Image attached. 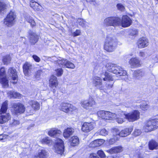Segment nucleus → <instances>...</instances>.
I'll list each match as a JSON object with an SVG mask.
<instances>
[{
	"mask_svg": "<svg viewBox=\"0 0 158 158\" xmlns=\"http://www.w3.org/2000/svg\"><path fill=\"white\" fill-rule=\"evenodd\" d=\"M106 67L108 71L113 73L117 76H124L127 74L126 71L116 64L109 63L106 64Z\"/></svg>",
	"mask_w": 158,
	"mask_h": 158,
	"instance_id": "obj_1",
	"label": "nucleus"
},
{
	"mask_svg": "<svg viewBox=\"0 0 158 158\" xmlns=\"http://www.w3.org/2000/svg\"><path fill=\"white\" fill-rule=\"evenodd\" d=\"M116 40L111 36H107L104 45V49L108 52L114 51L117 46Z\"/></svg>",
	"mask_w": 158,
	"mask_h": 158,
	"instance_id": "obj_2",
	"label": "nucleus"
},
{
	"mask_svg": "<svg viewBox=\"0 0 158 158\" xmlns=\"http://www.w3.org/2000/svg\"><path fill=\"white\" fill-rule=\"evenodd\" d=\"M8 102L5 101L2 104L0 110V123L3 124L7 122L10 118L9 113H6L7 110Z\"/></svg>",
	"mask_w": 158,
	"mask_h": 158,
	"instance_id": "obj_3",
	"label": "nucleus"
},
{
	"mask_svg": "<svg viewBox=\"0 0 158 158\" xmlns=\"http://www.w3.org/2000/svg\"><path fill=\"white\" fill-rule=\"evenodd\" d=\"M158 128V119L149 120L145 122L143 130L146 132L154 130Z\"/></svg>",
	"mask_w": 158,
	"mask_h": 158,
	"instance_id": "obj_4",
	"label": "nucleus"
},
{
	"mask_svg": "<svg viewBox=\"0 0 158 158\" xmlns=\"http://www.w3.org/2000/svg\"><path fill=\"white\" fill-rule=\"evenodd\" d=\"M16 15L15 13L10 11L7 15L6 18L4 19V23L7 27H11L15 23Z\"/></svg>",
	"mask_w": 158,
	"mask_h": 158,
	"instance_id": "obj_5",
	"label": "nucleus"
},
{
	"mask_svg": "<svg viewBox=\"0 0 158 158\" xmlns=\"http://www.w3.org/2000/svg\"><path fill=\"white\" fill-rule=\"evenodd\" d=\"M121 19L118 17H109L104 21V24L107 26H117L120 24Z\"/></svg>",
	"mask_w": 158,
	"mask_h": 158,
	"instance_id": "obj_6",
	"label": "nucleus"
},
{
	"mask_svg": "<svg viewBox=\"0 0 158 158\" xmlns=\"http://www.w3.org/2000/svg\"><path fill=\"white\" fill-rule=\"evenodd\" d=\"M124 115L126 118L129 122H133L139 118V112L137 110H135Z\"/></svg>",
	"mask_w": 158,
	"mask_h": 158,
	"instance_id": "obj_7",
	"label": "nucleus"
},
{
	"mask_svg": "<svg viewBox=\"0 0 158 158\" xmlns=\"http://www.w3.org/2000/svg\"><path fill=\"white\" fill-rule=\"evenodd\" d=\"M0 83L4 88H7L9 86L8 80L6 78L5 68H2L0 70Z\"/></svg>",
	"mask_w": 158,
	"mask_h": 158,
	"instance_id": "obj_8",
	"label": "nucleus"
},
{
	"mask_svg": "<svg viewBox=\"0 0 158 158\" xmlns=\"http://www.w3.org/2000/svg\"><path fill=\"white\" fill-rule=\"evenodd\" d=\"M55 151L58 154H62L63 153L64 149L63 142L61 139H57L56 144L54 145Z\"/></svg>",
	"mask_w": 158,
	"mask_h": 158,
	"instance_id": "obj_9",
	"label": "nucleus"
},
{
	"mask_svg": "<svg viewBox=\"0 0 158 158\" xmlns=\"http://www.w3.org/2000/svg\"><path fill=\"white\" fill-rule=\"evenodd\" d=\"M95 102L93 98H90L88 99L82 101L81 103V106L86 109H89L95 104Z\"/></svg>",
	"mask_w": 158,
	"mask_h": 158,
	"instance_id": "obj_10",
	"label": "nucleus"
},
{
	"mask_svg": "<svg viewBox=\"0 0 158 158\" xmlns=\"http://www.w3.org/2000/svg\"><path fill=\"white\" fill-rule=\"evenodd\" d=\"M57 63L60 67L64 66L67 68L72 69H74L75 67L74 64L72 63L65 59L58 60H57Z\"/></svg>",
	"mask_w": 158,
	"mask_h": 158,
	"instance_id": "obj_11",
	"label": "nucleus"
},
{
	"mask_svg": "<svg viewBox=\"0 0 158 158\" xmlns=\"http://www.w3.org/2000/svg\"><path fill=\"white\" fill-rule=\"evenodd\" d=\"M60 109L61 110L66 113L69 111H72L76 109L75 107L72 105L67 103H62L60 106Z\"/></svg>",
	"mask_w": 158,
	"mask_h": 158,
	"instance_id": "obj_12",
	"label": "nucleus"
},
{
	"mask_svg": "<svg viewBox=\"0 0 158 158\" xmlns=\"http://www.w3.org/2000/svg\"><path fill=\"white\" fill-rule=\"evenodd\" d=\"M58 85V82L56 77L54 75H52L50 77L49 81V86L54 93L56 92V89Z\"/></svg>",
	"mask_w": 158,
	"mask_h": 158,
	"instance_id": "obj_13",
	"label": "nucleus"
},
{
	"mask_svg": "<svg viewBox=\"0 0 158 158\" xmlns=\"http://www.w3.org/2000/svg\"><path fill=\"white\" fill-rule=\"evenodd\" d=\"M14 110L13 114L16 115L18 114H22L25 111V108L23 105L18 103L14 105Z\"/></svg>",
	"mask_w": 158,
	"mask_h": 158,
	"instance_id": "obj_14",
	"label": "nucleus"
},
{
	"mask_svg": "<svg viewBox=\"0 0 158 158\" xmlns=\"http://www.w3.org/2000/svg\"><path fill=\"white\" fill-rule=\"evenodd\" d=\"M94 127L95 124L94 123L85 122L82 125L81 130L85 132H88L93 129Z\"/></svg>",
	"mask_w": 158,
	"mask_h": 158,
	"instance_id": "obj_15",
	"label": "nucleus"
},
{
	"mask_svg": "<svg viewBox=\"0 0 158 158\" xmlns=\"http://www.w3.org/2000/svg\"><path fill=\"white\" fill-rule=\"evenodd\" d=\"M8 73L9 75L11 76L12 80L11 82L14 84H16L18 77L16 69L12 68H10L8 69Z\"/></svg>",
	"mask_w": 158,
	"mask_h": 158,
	"instance_id": "obj_16",
	"label": "nucleus"
},
{
	"mask_svg": "<svg viewBox=\"0 0 158 158\" xmlns=\"http://www.w3.org/2000/svg\"><path fill=\"white\" fill-rule=\"evenodd\" d=\"M129 63L132 68H135L140 66L141 61L139 59L136 57L131 58L129 62Z\"/></svg>",
	"mask_w": 158,
	"mask_h": 158,
	"instance_id": "obj_17",
	"label": "nucleus"
},
{
	"mask_svg": "<svg viewBox=\"0 0 158 158\" xmlns=\"http://www.w3.org/2000/svg\"><path fill=\"white\" fill-rule=\"evenodd\" d=\"M132 23L131 20L128 16L124 15L122 16L121 24L123 27H129L131 25Z\"/></svg>",
	"mask_w": 158,
	"mask_h": 158,
	"instance_id": "obj_18",
	"label": "nucleus"
},
{
	"mask_svg": "<svg viewBox=\"0 0 158 158\" xmlns=\"http://www.w3.org/2000/svg\"><path fill=\"white\" fill-rule=\"evenodd\" d=\"M137 44L138 47L142 48L148 46L149 44V42L147 39L142 37L139 39Z\"/></svg>",
	"mask_w": 158,
	"mask_h": 158,
	"instance_id": "obj_19",
	"label": "nucleus"
},
{
	"mask_svg": "<svg viewBox=\"0 0 158 158\" xmlns=\"http://www.w3.org/2000/svg\"><path fill=\"white\" fill-rule=\"evenodd\" d=\"M30 42L32 44H35L38 41L39 37L34 32H31L29 35Z\"/></svg>",
	"mask_w": 158,
	"mask_h": 158,
	"instance_id": "obj_20",
	"label": "nucleus"
},
{
	"mask_svg": "<svg viewBox=\"0 0 158 158\" xmlns=\"http://www.w3.org/2000/svg\"><path fill=\"white\" fill-rule=\"evenodd\" d=\"M102 81L101 78L98 77H95L93 78V84L97 88L100 89H102V87L100 86L102 85Z\"/></svg>",
	"mask_w": 158,
	"mask_h": 158,
	"instance_id": "obj_21",
	"label": "nucleus"
},
{
	"mask_svg": "<svg viewBox=\"0 0 158 158\" xmlns=\"http://www.w3.org/2000/svg\"><path fill=\"white\" fill-rule=\"evenodd\" d=\"M145 74L144 71L142 69H137L135 71L133 74V77L136 79H139Z\"/></svg>",
	"mask_w": 158,
	"mask_h": 158,
	"instance_id": "obj_22",
	"label": "nucleus"
},
{
	"mask_svg": "<svg viewBox=\"0 0 158 158\" xmlns=\"http://www.w3.org/2000/svg\"><path fill=\"white\" fill-rule=\"evenodd\" d=\"M133 130L132 127L125 128L122 130L120 132V136L121 137H126L130 135Z\"/></svg>",
	"mask_w": 158,
	"mask_h": 158,
	"instance_id": "obj_23",
	"label": "nucleus"
},
{
	"mask_svg": "<svg viewBox=\"0 0 158 158\" xmlns=\"http://www.w3.org/2000/svg\"><path fill=\"white\" fill-rule=\"evenodd\" d=\"M61 131L56 128L51 129L48 132V134L51 136L56 137L61 133Z\"/></svg>",
	"mask_w": 158,
	"mask_h": 158,
	"instance_id": "obj_24",
	"label": "nucleus"
},
{
	"mask_svg": "<svg viewBox=\"0 0 158 158\" xmlns=\"http://www.w3.org/2000/svg\"><path fill=\"white\" fill-rule=\"evenodd\" d=\"M74 129L72 128H67L63 132V136L65 138H68L72 135L74 132Z\"/></svg>",
	"mask_w": 158,
	"mask_h": 158,
	"instance_id": "obj_25",
	"label": "nucleus"
},
{
	"mask_svg": "<svg viewBox=\"0 0 158 158\" xmlns=\"http://www.w3.org/2000/svg\"><path fill=\"white\" fill-rule=\"evenodd\" d=\"M104 142V140L102 139H97L92 142L89 144V146L91 147H96L100 146Z\"/></svg>",
	"mask_w": 158,
	"mask_h": 158,
	"instance_id": "obj_26",
	"label": "nucleus"
},
{
	"mask_svg": "<svg viewBox=\"0 0 158 158\" xmlns=\"http://www.w3.org/2000/svg\"><path fill=\"white\" fill-rule=\"evenodd\" d=\"M148 147L151 150L156 149L158 148V143L155 140H152L149 142Z\"/></svg>",
	"mask_w": 158,
	"mask_h": 158,
	"instance_id": "obj_27",
	"label": "nucleus"
},
{
	"mask_svg": "<svg viewBox=\"0 0 158 158\" xmlns=\"http://www.w3.org/2000/svg\"><path fill=\"white\" fill-rule=\"evenodd\" d=\"M47 156V152L44 149H39L38 154L35 156V157L40 158H45Z\"/></svg>",
	"mask_w": 158,
	"mask_h": 158,
	"instance_id": "obj_28",
	"label": "nucleus"
},
{
	"mask_svg": "<svg viewBox=\"0 0 158 158\" xmlns=\"http://www.w3.org/2000/svg\"><path fill=\"white\" fill-rule=\"evenodd\" d=\"M123 151V148L121 146H117L107 151L110 154L120 152Z\"/></svg>",
	"mask_w": 158,
	"mask_h": 158,
	"instance_id": "obj_29",
	"label": "nucleus"
},
{
	"mask_svg": "<svg viewBox=\"0 0 158 158\" xmlns=\"http://www.w3.org/2000/svg\"><path fill=\"white\" fill-rule=\"evenodd\" d=\"M31 68V65L29 63L26 62L23 66V71L24 74L26 75L30 70Z\"/></svg>",
	"mask_w": 158,
	"mask_h": 158,
	"instance_id": "obj_30",
	"label": "nucleus"
},
{
	"mask_svg": "<svg viewBox=\"0 0 158 158\" xmlns=\"http://www.w3.org/2000/svg\"><path fill=\"white\" fill-rule=\"evenodd\" d=\"M70 145L72 146L77 145L79 143V139L76 136H73L70 140Z\"/></svg>",
	"mask_w": 158,
	"mask_h": 158,
	"instance_id": "obj_31",
	"label": "nucleus"
},
{
	"mask_svg": "<svg viewBox=\"0 0 158 158\" xmlns=\"http://www.w3.org/2000/svg\"><path fill=\"white\" fill-rule=\"evenodd\" d=\"M30 5L31 7L35 10L38 11L40 9V6L34 0H31L30 1Z\"/></svg>",
	"mask_w": 158,
	"mask_h": 158,
	"instance_id": "obj_32",
	"label": "nucleus"
},
{
	"mask_svg": "<svg viewBox=\"0 0 158 158\" xmlns=\"http://www.w3.org/2000/svg\"><path fill=\"white\" fill-rule=\"evenodd\" d=\"M29 104L34 110H38L39 109L40 105L37 101H31L29 102Z\"/></svg>",
	"mask_w": 158,
	"mask_h": 158,
	"instance_id": "obj_33",
	"label": "nucleus"
},
{
	"mask_svg": "<svg viewBox=\"0 0 158 158\" xmlns=\"http://www.w3.org/2000/svg\"><path fill=\"white\" fill-rule=\"evenodd\" d=\"M11 58L9 55H6L3 57L2 62L4 64L7 65L10 63Z\"/></svg>",
	"mask_w": 158,
	"mask_h": 158,
	"instance_id": "obj_34",
	"label": "nucleus"
},
{
	"mask_svg": "<svg viewBox=\"0 0 158 158\" xmlns=\"http://www.w3.org/2000/svg\"><path fill=\"white\" fill-rule=\"evenodd\" d=\"M105 77L103 79L104 81H108L109 82L113 81V78L108 73H105Z\"/></svg>",
	"mask_w": 158,
	"mask_h": 158,
	"instance_id": "obj_35",
	"label": "nucleus"
},
{
	"mask_svg": "<svg viewBox=\"0 0 158 158\" xmlns=\"http://www.w3.org/2000/svg\"><path fill=\"white\" fill-rule=\"evenodd\" d=\"M19 121L15 119L10 120V124L11 126H16L19 125Z\"/></svg>",
	"mask_w": 158,
	"mask_h": 158,
	"instance_id": "obj_36",
	"label": "nucleus"
},
{
	"mask_svg": "<svg viewBox=\"0 0 158 158\" xmlns=\"http://www.w3.org/2000/svg\"><path fill=\"white\" fill-rule=\"evenodd\" d=\"M26 19L27 21L29 23L31 24V25L32 26H34L35 25V23L33 19L32 18L30 17L29 15H27L26 16Z\"/></svg>",
	"mask_w": 158,
	"mask_h": 158,
	"instance_id": "obj_37",
	"label": "nucleus"
},
{
	"mask_svg": "<svg viewBox=\"0 0 158 158\" xmlns=\"http://www.w3.org/2000/svg\"><path fill=\"white\" fill-rule=\"evenodd\" d=\"M42 142L43 143L46 144L48 145L52 144V141L48 137H46L42 139Z\"/></svg>",
	"mask_w": 158,
	"mask_h": 158,
	"instance_id": "obj_38",
	"label": "nucleus"
},
{
	"mask_svg": "<svg viewBox=\"0 0 158 158\" xmlns=\"http://www.w3.org/2000/svg\"><path fill=\"white\" fill-rule=\"evenodd\" d=\"M106 111L100 110L98 112L97 115L99 117H100L102 119H105L106 116H105Z\"/></svg>",
	"mask_w": 158,
	"mask_h": 158,
	"instance_id": "obj_39",
	"label": "nucleus"
},
{
	"mask_svg": "<svg viewBox=\"0 0 158 158\" xmlns=\"http://www.w3.org/2000/svg\"><path fill=\"white\" fill-rule=\"evenodd\" d=\"M56 75L58 77L61 76L63 73V71L61 68H59L55 70Z\"/></svg>",
	"mask_w": 158,
	"mask_h": 158,
	"instance_id": "obj_40",
	"label": "nucleus"
},
{
	"mask_svg": "<svg viewBox=\"0 0 158 158\" xmlns=\"http://www.w3.org/2000/svg\"><path fill=\"white\" fill-rule=\"evenodd\" d=\"M138 31L136 29H132L130 31L129 35L131 36H136L138 35Z\"/></svg>",
	"mask_w": 158,
	"mask_h": 158,
	"instance_id": "obj_41",
	"label": "nucleus"
},
{
	"mask_svg": "<svg viewBox=\"0 0 158 158\" xmlns=\"http://www.w3.org/2000/svg\"><path fill=\"white\" fill-rule=\"evenodd\" d=\"M98 133L101 135L106 136L108 134V131L105 129H103L100 131H98Z\"/></svg>",
	"mask_w": 158,
	"mask_h": 158,
	"instance_id": "obj_42",
	"label": "nucleus"
},
{
	"mask_svg": "<svg viewBox=\"0 0 158 158\" xmlns=\"http://www.w3.org/2000/svg\"><path fill=\"white\" fill-rule=\"evenodd\" d=\"M140 108L142 110H147L149 108V106L146 103L144 102L141 104Z\"/></svg>",
	"mask_w": 158,
	"mask_h": 158,
	"instance_id": "obj_43",
	"label": "nucleus"
},
{
	"mask_svg": "<svg viewBox=\"0 0 158 158\" xmlns=\"http://www.w3.org/2000/svg\"><path fill=\"white\" fill-rule=\"evenodd\" d=\"M42 73V71L41 70H38L35 73V77L36 79L39 80L41 74Z\"/></svg>",
	"mask_w": 158,
	"mask_h": 158,
	"instance_id": "obj_44",
	"label": "nucleus"
},
{
	"mask_svg": "<svg viewBox=\"0 0 158 158\" xmlns=\"http://www.w3.org/2000/svg\"><path fill=\"white\" fill-rule=\"evenodd\" d=\"M12 137V136L10 137L9 135L6 134L0 135V140L5 139H10Z\"/></svg>",
	"mask_w": 158,
	"mask_h": 158,
	"instance_id": "obj_45",
	"label": "nucleus"
},
{
	"mask_svg": "<svg viewBox=\"0 0 158 158\" xmlns=\"http://www.w3.org/2000/svg\"><path fill=\"white\" fill-rule=\"evenodd\" d=\"M6 5L3 2L0 1V12L6 9Z\"/></svg>",
	"mask_w": 158,
	"mask_h": 158,
	"instance_id": "obj_46",
	"label": "nucleus"
},
{
	"mask_svg": "<svg viewBox=\"0 0 158 158\" xmlns=\"http://www.w3.org/2000/svg\"><path fill=\"white\" fill-rule=\"evenodd\" d=\"M116 7L117 9L121 11H123L125 9V7L121 3H118L117 4Z\"/></svg>",
	"mask_w": 158,
	"mask_h": 158,
	"instance_id": "obj_47",
	"label": "nucleus"
},
{
	"mask_svg": "<svg viewBox=\"0 0 158 158\" xmlns=\"http://www.w3.org/2000/svg\"><path fill=\"white\" fill-rule=\"evenodd\" d=\"M97 154L101 158H105L106 155L104 152L101 150H99L97 152Z\"/></svg>",
	"mask_w": 158,
	"mask_h": 158,
	"instance_id": "obj_48",
	"label": "nucleus"
},
{
	"mask_svg": "<svg viewBox=\"0 0 158 158\" xmlns=\"http://www.w3.org/2000/svg\"><path fill=\"white\" fill-rule=\"evenodd\" d=\"M113 82H110L109 81H107L106 84V89H109L112 88L113 87Z\"/></svg>",
	"mask_w": 158,
	"mask_h": 158,
	"instance_id": "obj_49",
	"label": "nucleus"
},
{
	"mask_svg": "<svg viewBox=\"0 0 158 158\" xmlns=\"http://www.w3.org/2000/svg\"><path fill=\"white\" fill-rule=\"evenodd\" d=\"M112 132L114 135H119L120 136L119 130L117 128H114L112 130Z\"/></svg>",
	"mask_w": 158,
	"mask_h": 158,
	"instance_id": "obj_50",
	"label": "nucleus"
},
{
	"mask_svg": "<svg viewBox=\"0 0 158 158\" xmlns=\"http://www.w3.org/2000/svg\"><path fill=\"white\" fill-rule=\"evenodd\" d=\"M117 115L115 113H111L109 111V119H112L115 118Z\"/></svg>",
	"mask_w": 158,
	"mask_h": 158,
	"instance_id": "obj_51",
	"label": "nucleus"
},
{
	"mask_svg": "<svg viewBox=\"0 0 158 158\" xmlns=\"http://www.w3.org/2000/svg\"><path fill=\"white\" fill-rule=\"evenodd\" d=\"M10 94L12 95V97L14 98H16L19 96L20 94L15 92H11Z\"/></svg>",
	"mask_w": 158,
	"mask_h": 158,
	"instance_id": "obj_52",
	"label": "nucleus"
},
{
	"mask_svg": "<svg viewBox=\"0 0 158 158\" xmlns=\"http://www.w3.org/2000/svg\"><path fill=\"white\" fill-rule=\"evenodd\" d=\"M78 22L79 25L82 26H83L86 23V22L83 19H78Z\"/></svg>",
	"mask_w": 158,
	"mask_h": 158,
	"instance_id": "obj_53",
	"label": "nucleus"
},
{
	"mask_svg": "<svg viewBox=\"0 0 158 158\" xmlns=\"http://www.w3.org/2000/svg\"><path fill=\"white\" fill-rule=\"evenodd\" d=\"M141 130L139 129H136L135 130L133 133L134 135L137 136L141 134Z\"/></svg>",
	"mask_w": 158,
	"mask_h": 158,
	"instance_id": "obj_54",
	"label": "nucleus"
},
{
	"mask_svg": "<svg viewBox=\"0 0 158 158\" xmlns=\"http://www.w3.org/2000/svg\"><path fill=\"white\" fill-rule=\"evenodd\" d=\"M139 56L140 57L143 58H146L147 57V54L143 52H140L139 53Z\"/></svg>",
	"mask_w": 158,
	"mask_h": 158,
	"instance_id": "obj_55",
	"label": "nucleus"
},
{
	"mask_svg": "<svg viewBox=\"0 0 158 158\" xmlns=\"http://www.w3.org/2000/svg\"><path fill=\"white\" fill-rule=\"evenodd\" d=\"M81 33V31L80 30H77L73 32L72 35L73 36L75 37L77 36H78L80 35Z\"/></svg>",
	"mask_w": 158,
	"mask_h": 158,
	"instance_id": "obj_56",
	"label": "nucleus"
},
{
	"mask_svg": "<svg viewBox=\"0 0 158 158\" xmlns=\"http://www.w3.org/2000/svg\"><path fill=\"white\" fill-rule=\"evenodd\" d=\"M32 57L34 60L37 62H39L40 60V58L36 55H33L32 56Z\"/></svg>",
	"mask_w": 158,
	"mask_h": 158,
	"instance_id": "obj_57",
	"label": "nucleus"
},
{
	"mask_svg": "<svg viewBox=\"0 0 158 158\" xmlns=\"http://www.w3.org/2000/svg\"><path fill=\"white\" fill-rule=\"evenodd\" d=\"M116 121L118 123H122L124 121L123 118L118 117L116 118Z\"/></svg>",
	"mask_w": 158,
	"mask_h": 158,
	"instance_id": "obj_58",
	"label": "nucleus"
},
{
	"mask_svg": "<svg viewBox=\"0 0 158 158\" xmlns=\"http://www.w3.org/2000/svg\"><path fill=\"white\" fill-rule=\"evenodd\" d=\"M90 158H99L96 154L92 153L89 156Z\"/></svg>",
	"mask_w": 158,
	"mask_h": 158,
	"instance_id": "obj_59",
	"label": "nucleus"
},
{
	"mask_svg": "<svg viewBox=\"0 0 158 158\" xmlns=\"http://www.w3.org/2000/svg\"><path fill=\"white\" fill-rule=\"evenodd\" d=\"M115 142V140L114 139H110L109 142V143L110 144H112Z\"/></svg>",
	"mask_w": 158,
	"mask_h": 158,
	"instance_id": "obj_60",
	"label": "nucleus"
},
{
	"mask_svg": "<svg viewBox=\"0 0 158 158\" xmlns=\"http://www.w3.org/2000/svg\"><path fill=\"white\" fill-rule=\"evenodd\" d=\"M109 114V111H106L105 116H106V117H105V119H109V118L108 117Z\"/></svg>",
	"mask_w": 158,
	"mask_h": 158,
	"instance_id": "obj_61",
	"label": "nucleus"
},
{
	"mask_svg": "<svg viewBox=\"0 0 158 158\" xmlns=\"http://www.w3.org/2000/svg\"><path fill=\"white\" fill-rule=\"evenodd\" d=\"M86 1L87 2H89L90 3L95 2V0H86Z\"/></svg>",
	"mask_w": 158,
	"mask_h": 158,
	"instance_id": "obj_62",
	"label": "nucleus"
},
{
	"mask_svg": "<svg viewBox=\"0 0 158 158\" xmlns=\"http://www.w3.org/2000/svg\"><path fill=\"white\" fill-rule=\"evenodd\" d=\"M34 126V125H33V124L31 125V126L28 127L27 128V129L28 130H29V129H30L31 127H33Z\"/></svg>",
	"mask_w": 158,
	"mask_h": 158,
	"instance_id": "obj_63",
	"label": "nucleus"
},
{
	"mask_svg": "<svg viewBox=\"0 0 158 158\" xmlns=\"http://www.w3.org/2000/svg\"><path fill=\"white\" fill-rule=\"evenodd\" d=\"M107 158H114L113 156H109V157H108Z\"/></svg>",
	"mask_w": 158,
	"mask_h": 158,
	"instance_id": "obj_64",
	"label": "nucleus"
}]
</instances>
